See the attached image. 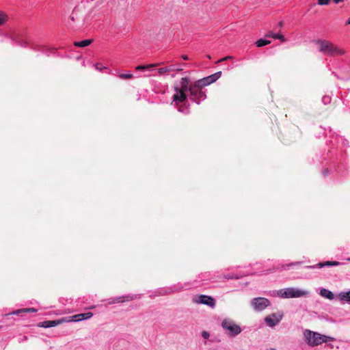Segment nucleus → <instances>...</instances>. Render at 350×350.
<instances>
[{"label": "nucleus", "instance_id": "1", "mask_svg": "<svg viewBox=\"0 0 350 350\" xmlns=\"http://www.w3.org/2000/svg\"><path fill=\"white\" fill-rule=\"evenodd\" d=\"M304 340L309 347H317L327 341H333L334 338L323 335L319 332L310 329H305L303 332Z\"/></svg>", "mask_w": 350, "mask_h": 350}, {"label": "nucleus", "instance_id": "2", "mask_svg": "<svg viewBox=\"0 0 350 350\" xmlns=\"http://www.w3.org/2000/svg\"><path fill=\"white\" fill-rule=\"evenodd\" d=\"M317 44L320 52L329 56L343 55L345 51L326 40H318Z\"/></svg>", "mask_w": 350, "mask_h": 350}, {"label": "nucleus", "instance_id": "3", "mask_svg": "<svg viewBox=\"0 0 350 350\" xmlns=\"http://www.w3.org/2000/svg\"><path fill=\"white\" fill-rule=\"evenodd\" d=\"M198 81H196L193 85L189 86V91L190 92L191 99L195 102L199 103V100L205 97L204 93L202 91L204 88Z\"/></svg>", "mask_w": 350, "mask_h": 350}, {"label": "nucleus", "instance_id": "4", "mask_svg": "<svg viewBox=\"0 0 350 350\" xmlns=\"http://www.w3.org/2000/svg\"><path fill=\"white\" fill-rule=\"evenodd\" d=\"M176 93L173 95V102L175 106L178 108L180 112H183L184 107L181 103L185 102L187 100V96L185 94L186 92L179 90L178 87L175 88Z\"/></svg>", "mask_w": 350, "mask_h": 350}, {"label": "nucleus", "instance_id": "5", "mask_svg": "<svg viewBox=\"0 0 350 350\" xmlns=\"http://www.w3.org/2000/svg\"><path fill=\"white\" fill-rule=\"evenodd\" d=\"M222 327L228 331V334L230 336H234L241 333V329L240 326L237 325L233 321L230 319H225L221 323Z\"/></svg>", "mask_w": 350, "mask_h": 350}, {"label": "nucleus", "instance_id": "6", "mask_svg": "<svg viewBox=\"0 0 350 350\" xmlns=\"http://www.w3.org/2000/svg\"><path fill=\"white\" fill-rule=\"evenodd\" d=\"M271 304L270 301L265 297H256L251 301V306L256 311H262Z\"/></svg>", "mask_w": 350, "mask_h": 350}, {"label": "nucleus", "instance_id": "7", "mask_svg": "<svg viewBox=\"0 0 350 350\" xmlns=\"http://www.w3.org/2000/svg\"><path fill=\"white\" fill-rule=\"evenodd\" d=\"M193 301L196 304L206 305L211 308H214L216 305V301L213 297L205 295H196L193 298Z\"/></svg>", "mask_w": 350, "mask_h": 350}, {"label": "nucleus", "instance_id": "8", "mask_svg": "<svg viewBox=\"0 0 350 350\" xmlns=\"http://www.w3.org/2000/svg\"><path fill=\"white\" fill-rule=\"evenodd\" d=\"M69 321H67V318H62L61 319L54 320V321H45L39 323L38 324V327L49 328V327H55V326L62 324L63 323L69 322Z\"/></svg>", "mask_w": 350, "mask_h": 350}, {"label": "nucleus", "instance_id": "9", "mask_svg": "<svg viewBox=\"0 0 350 350\" xmlns=\"http://www.w3.org/2000/svg\"><path fill=\"white\" fill-rule=\"evenodd\" d=\"M221 75V72H217L213 75H211L210 76H208L206 77H204L203 79H201L200 80H198L199 82H201V85L203 87H205L208 85H210L211 83L215 82L216 80H217Z\"/></svg>", "mask_w": 350, "mask_h": 350}, {"label": "nucleus", "instance_id": "10", "mask_svg": "<svg viewBox=\"0 0 350 350\" xmlns=\"http://www.w3.org/2000/svg\"><path fill=\"white\" fill-rule=\"evenodd\" d=\"M282 317V315L273 313L267 316L265 320L269 326L273 327L280 322Z\"/></svg>", "mask_w": 350, "mask_h": 350}, {"label": "nucleus", "instance_id": "11", "mask_svg": "<svg viewBox=\"0 0 350 350\" xmlns=\"http://www.w3.org/2000/svg\"><path fill=\"white\" fill-rule=\"evenodd\" d=\"M288 298L293 297H300L306 294V293L304 291L294 288H287Z\"/></svg>", "mask_w": 350, "mask_h": 350}, {"label": "nucleus", "instance_id": "12", "mask_svg": "<svg viewBox=\"0 0 350 350\" xmlns=\"http://www.w3.org/2000/svg\"><path fill=\"white\" fill-rule=\"evenodd\" d=\"M93 316V314L92 312H87V313H81L79 314H75L72 316L71 318L72 319H67V321H78L83 319H88L91 318Z\"/></svg>", "mask_w": 350, "mask_h": 350}, {"label": "nucleus", "instance_id": "13", "mask_svg": "<svg viewBox=\"0 0 350 350\" xmlns=\"http://www.w3.org/2000/svg\"><path fill=\"white\" fill-rule=\"evenodd\" d=\"M189 79L188 77H183L181 79V86L178 88L179 90L187 92L189 90V86H188Z\"/></svg>", "mask_w": 350, "mask_h": 350}, {"label": "nucleus", "instance_id": "14", "mask_svg": "<svg viewBox=\"0 0 350 350\" xmlns=\"http://www.w3.org/2000/svg\"><path fill=\"white\" fill-rule=\"evenodd\" d=\"M93 42V40L92 39H88L84 40L80 42H74V45L77 47H85L87 46H89L90 44H92Z\"/></svg>", "mask_w": 350, "mask_h": 350}, {"label": "nucleus", "instance_id": "15", "mask_svg": "<svg viewBox=\"0 0 350 350\" xmlns=\"http://www.w3.org/2000/svg\"><path fill=\"white\" fill-rule=\"evenodd\" d=\"M320 294L322 297H326L330 300L333 299L334 297L332 292L325 288H322L320 291Z\"/></svg>", "mask_w": 350, "mask_h": 350}, {"label": "nucleus", "instance_id": "16", "mask_svg": "<svg viewBox=\"0 0 350 350\" xmlns=\"http://www.w3.org/2000/svg\"><path fill=\"white\" fill-rule=\"evenodd\" d=\"M340 263L338 261H329V260H327V261H325V262H319L316 266L319 267V268H322V267H324L325 266H336V265H338Z\"/></svg>", "mask_w": 350, "mask_h": 350}, {"label": "nucleus", "instance_id": "17", "mask_svg": "<svg viewBox=\"0 0 350 350\" xmlns=\"http://www.w3.org/2000/svg\"><path fill=\"white\" fill-rule=\"evenodd\" d=\"M340 300L350 301V290L348 292H342L338 295Z\"/></svg>", "mask_w": 350, "mask_h": 350}, {"label": "nucleus", "instance_id": "18", "mask_svg": "<svg viewBox=\"0 0 350 350\" xmlns=\"http://www.w3.org/2000/svg\"><path fill=\"white\" fill-rule=\"evenodd\" d=\"M8 20V16L6 13L0 10V26L3 25Z\"/></svg>", "mask_w": 350, "mask_h": 350}, {"label": "nucleus", "instance_id": "19", "mask_svg": "<svg viewBox=\"0 0 350 350\" xmlns=\"http://www.w3.org/2000/svg\"><path fill=\"white\" fill-rule=\"evenodd\" d=\"M271 43L270 40L265 39H259L256 42V45L258 47H262Z\"/></svg>", "mask_w": 350, "mask_h": 350}, {"label": "nucleus", "instance_id": "20", "mask_svg": "<svg viewBox=\"0 0 350 350\" xmlns=\"http://www.w3.org/2000/svg\"><path fill=\"white\" fill-rule=\"evenodd\" d=\"M278 295L282 298H288L287 288L280 289L278 291Z\"/></svg>", "mask_w": 350, "mask_h": 350}, {"label": "nucleus", "instance_id": "21", "mask_svg": "<svg viewBox=\"0 0 350 350\" xmlns=\"http://www.w3.org/2000/svg\"><path fill=\"white\" fill-rule=\"evenodd\" d=\"M119 77L122 79H130L133 77V75L131 73L120 74V75H119Z\"/></svg>", "mask_w": 350, "mask_h": 350}, {"label": "nucleus", "instance_id": "22", "mask_svg": "<svg viewBox=\"0 0 350 350\" xmlns=\"http://www.w3.org/2000/svg\"><path fill=\"white\" fill-rule=\"evenodd\" d=\"M274 39H279L282 42H284L286 41V38H284V36L281 34V33H275V36H274Z\"/></svg>", "mask_w": 350, "mask_h": 350}, {"label": "nucleus", "instance_id": "23", "mask_svg": "<svg viewBox=\"0 0 350 350\" xmlns=\"http://www.w3.org/2000/svg\"><path fill=\"white\" fill-rule=\"evenodd\" d=\"M158 72L162 75L167 72H169V69L167 68V66L162 67L158 69Z\"/></svg>", "mask_w": 350, "mask_h": 350}, {"label": "nucleus", "instance_id": "24", "mask_svg": "<svg viewBox=\"0 0 350 350\" xmlns=\"http://www.w3.org/2000/svg\"><path fill=\"white\" fill-rule=\"evenodd\" d=\"M224 278L226 279H239L241 278V276L228 274V275H225Z\"/></svg>", "mask_w": 350, "mask_h": 350}, {"label": "nucleus", "instance_id": "25", "mask_svg": "<svg viewBox=\"0 0 350 350\" xmlns=\"http://www.w3.org/2000/svg\"><path fill=\"white\" fill-rule=\"evenodd\" d=\"M330 0H318V4L320 5H328Z\"/></svg>", "mask_w": 350, "mask_h": 350}, {"label": "nucleus", "instance_id": "26", "mask_svg": "<svg viewBox=\"0 0 350 350\" xmlns=\"http://www.w3.org/2000/svg\"><path fill=\"white\" fill-rule=\"evenodd\" d=\"M95 68L98 70H103V69L106 68V67L103 66L100 63H96L95 64Z\"/></svg>", "mask_w": 350, "mask_h": 350}, {"label": "nucleus", "instance_id": "27", "mask_svg": "<svg viewBox=\"0 0 350 350\" xmlns=\"http://www.w3.org/2000/svg\"><path fill=\"white\" fill-rule=\"evenodd\" d=\"M160 64H161L159 63V64H148V65H143V66L145 67V70H146V69H149L150 68L156 67Z\"/></svg>", "mask_w": 350, "mask_h": 350}, {"label": "nucleus", "instance_id": "28", "mask_svg": "<svg viewBox=\"0 0 350 350\" xmlns=\"http://www.w3.org/2000/svg\"><path fill=\"white\" fill-rule=\"evenodd\" d=\"M274 36H275V33H273L271 31H269L265 35V36L266 38H274Z\"/></svg>", "mask_w": 350, "mask_h": 350}, {"label": "nucleus", "instance_id": "29", "mask_svg": "<svg viewBox=\"0 0 350 350\" xmlns=\"http://www.w3.org/2000/svg\"><path fill=\"white\" fill-rule=\"evenodd\" d=\"M23 310H25V312H37V310L34 308H23Z\"/></svg>", "mask_w": 350, "mask_h": 350}, {"label": "nucleus", "instance_id": "30", "mask_svg": "<svg viewBox=\"0 0 350 350\" xmlns=\"http://www.w3.org/2000/svg\"><path fill=\"white\" fill-rule=\"evenodd\" d=\"M23 312H25V310H23V308H22V309H18V310H14V311L12 312V314H13L18 315V314H21V313H23Z\"/></svg>", "mask_w": 350, "mask_h": 350}, {"label": "nucleus", "instance_id": "31", "mask_svg": "<svg viewBox=\"0 0 350 350\" xmlns=\"http://www.w3.org/2000/svg\"><path fill=\"white\" fill-rule=\"evenodd\" d=\"M125 301V299H122V297H118V298H116L115 301L112 302L111 304H113V303H122Z\"/></svg>", "mask_w": 350, "mask_h": 350}, {"label": "nucleus", "instance_id": "32", "mask_svg": "<svg viewBox=\"0 0 350 350\" xmlns=\"http://www.w3.org/2000/svg\"><path fill=\"white\" fill-rule=\"evenodd\" d=\"M232 56H227V57H224V58H222V59H221L218 60V61L217 62V63L221 62H223V61H225V60H227V59H232Z\"/></svg>", "mask_w": 350, "mask_h": 350}, {"label": "nucleus", "instance_id": "33", "mask_svg": "<svg viewBox=\"0 0 350 350\" xmlns=\"http://www.w3.org/2000/svg\"><path fill=\"white\" fill-rule=\"evenodd\" d=\"M202 336L204 338H208L209 337V334L206 331H203L202 333Z\"/></svg>", "mask_w": 350, "mask_h": 350}, {"label": "nucleus", "instance_id": "34", "mask_svg": "<svg viewBox=\"0 0 350 350\" xmlns=\"http://www.w3.org/2000/svg\"><path fill=\"white\" fill-rule=\"evenodd\" d=\"M137 70H144L145 67L143 65L137 66L135 68Z\"/></svg>", "mask_w": 350, "mask_h": 350}, {"label": "nucleus", "instance_id": "35", "mask_svg": "<svg viewBox=\"0 0 350 350\" xmlns=\"http://www.w3.org/2000/svg\"><path fill=\"white\" fill-rule=\"evenodd\" d=\"M167 68L169 69V72L176 70V68L174 66H167Z\"/></svg>", "mask_w": 350, "mask_h": 350}, {"label": "nucleus", "instance_id": "36", "mask_svg": "<svg viewBox=\"0 0 350 350\" xmlns=\"http://www.w3.org/2000/svg\"><path fill=\"white\" fill-rule=\"evenodd\" d=\"M133 297L127 296V297H126V301H131V300H133Z\"/></svg>", "mask_w": 350, "mask_h": 350}, {"label": "nucleus", "instance_id": "37", "mask_svg": "<svg viewBox=\"0 0 350 350\" xmlns=\"http://www.w3.org/2000/svg\"><path fill=\"white\" fill-rule=\"evenodd\" d=\"M69 18L72 22L75 21V16L73 15H71Z\"/></svg>", "mask_w": 350, "mask_h": 350}, {"label": "nucleus", "instance_id": "38", "mask_svg": "<svg viewBox=\"0 0 350 350\" xmlns=\"http://www.w3.org/2000/svg\"><path fill=\"white\" fill-rule=\"evenodd\" d=\"M300 262H294V263H292L291 265H288V266H291V265H299Z\"/></svg>", "mask_w": 350, "mask_h": 350}, {"label": "nucleus", "instance_id": "39", "mask_svg": "<svg viewBox=\"0 0 350 350\" xmlns=\"http://www.w3.org/2000/svg\"><path fill=\"white\" fill-rule=\"evenodd\" d=\"M182 58L185 60H187L189 59L188 56L186 55H182Z\"/></svg>", "mask_w": 350, "mask_h": 350}, {"label": "nucleus", "instance_id": "40", "mask_svg": "<svg viewBox=\"0 0 350 350\" xmlns=\"http://www.w3.org/2000/svg\"><path fill=\"white\" fill-rule=\"evenodd\" d=\"M283 25H284L283 21H280V22L278 23V26H279V27H282L283 26Z\"/></svg>", "mask_w": 350, "mask_h": 350}, {"label": "nucleus", "instance_id": "41", "mask_svg": "<svg viewBox=\"0 0 350 350\" xmlns=\"http://www.w3.org/2000/svg\"><path fill=\"white\" fill-rule=\"evenodd\" d=\"M335 3H339L340 2L342 1L343 0H333Z\"/></svg>", "mask_w": 350, "mask_h": 350}, {"label": "nucleus", "instance_id": "42", "mask_svg": "<svg viewBox=\"0 0 350 350\" xmlns=\"http://www.w3.org/2000/svg\"><path fill=\"white\" fill-rule=\"evenodd\" d=\"M183 70V68H180H180H176V71H178V72H179V71H182Z\"/></svg>", "mask_w": 350, "mask_h": 350}, {"label": "nucleus", "instance_id": "43", "mask_svg": "<svg viewBox=\"0 0 350 350\" xmlns=\"http://www.w3.org/2000/svg\"><path fill=\"white\" fill-rule=\"evenodd\" d=\"M346 25H350V18L347 20Z\"/></svg>", "mask_w": 350, "mask_h": 350}]
</instances>
